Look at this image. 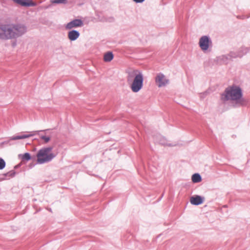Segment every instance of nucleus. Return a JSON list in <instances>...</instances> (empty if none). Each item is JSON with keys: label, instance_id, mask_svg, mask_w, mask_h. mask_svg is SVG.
I'll list each match as a JSON object with an SVG mask.
<instances>
[{"label": "nucleus", "instance_id": "10", "mask_svg": "<svg viewBox=\"0 0 250 250\" xmlns=\"http://www.w3.org/2000/svg\"><path fill=\"white\" fill-rule=\"evenodd\" d=\"M13 1L22 6H35L36 5V3L33 2L31 0H13Z\"/></svg>", "mask_w": 250, "mask_h": 250}, {"label": "nucleus", "instance_id": "4", "mask_svg": "<svg viewBox=\"0 0 250 250\" xmlns=\"http://www.w3.org/2000/svg\"><path fill=\"white\" fill-rule=\"evenodd\" d=\"M10 39H16L23 35L27 31L26 27L23 24L9 25Z\"/></svg>", "mask_w": 250, "mask_h": 250}, {"label": "nucleus", "instance_id": "21", "mask_svg": "<svg viewBox=\"0 0 250 250\" xmlns=\"http://www.w3.org/2000/svg\"><path fill=\"white\" fill-rule=\"evenodd\" d=\"M40 138L41 139L44 140L45 143H48L50 140V137L44 135H41Z\"/></svg>", "mask_w": 250, "mask_h": 250}, {"label": "nucleus", "instance_id": "23", "mask_svg": "<svg viewBox=\"0 0 250 250\" xmlns=\"http://www.w3.org/2000/svg\"><path fill=\"white\" fill-rule=\"evenodd\" d=\"M134 2L136 3H142L144 2L145 0H133Z\"/></svg>", "mask_w": 250, "mask_h": 250}, {"label": "nucleus", "instance_id": "8", "mask_svg": "<svg viewBox=\"0 0 250 250\" xmlns=\"http://www.w3.org/2000/svg\"><path fill=\"white\" fill-rule=\"evenodd\" d=\"M83 25V21L81 19H75L69 22L65 26L66 29H71L73 28L82 27Z\"/></svg>", "mask_w": 250, "mask_h": 250}, {"label": "nucleus", "instance_id": "24", "mask_svg": "<svg viewBox=\"0 0 250 250\" xmlns=\"http://www.w3.org/2000/svg\"><path fill=\"white\" fill-rule=\"evenodd\" d=\"M21 166V164H19V165H17L16 166H15L14 168H18V167H19Z\"/></svg>", "mask_w": 250, "mask_h": 250}, {"label": "nucleus", "instance_id": "2", "mask_svg": "<svg viewBox=\"0 0 250 250\" xmlns=\"http://www.w3.org/2000/svg\"><path fill=\"white\" fill-rule=\"evenodd\" d=\"M127 82L130 84L132 92H138L143 86L144 76L142 72L136 70L129 72L127 76Z\"/></svg>", "mask_w": 250, "mask_h": 250}, {"label": "nucleus", "instance_id": "19", "mask_svg": "<svg viewBox=\"0 0 250 250\" xmlns=\"http://www.w3.org/2000/svg\"><path fill=\"white\" fill-rule=\"evenodd\" d=\"M15 175H16V172L14 170H12L4 174V175L5 176H8V177H14L15 176Z\"/></svg>", "mask_w": 250, "mask_h": 250}, {"label": "nucleus", "instance_id": "12", "mask_svg": "<svg viewBox=\"0 0 250 250\" xmlns=\"http://www.w3.org/2000/svg\"><path fill=\"white\" fill-rule=\"evenodd\" d=\"M80 35L79 31L72 30L68 32V38L71 41H74L79 37Z\"/></svg>", "mask_w": 250, "mask_h": 250}, {"label": "nucleus", "instance_id": "15", "mask_svg": "<svg viewBox=\"0 0 250 250\" xmlns=\"http://www.w3.org/2000/svg\"><path fill=\"white\" fill-rule=\"evenodd\" d=\"M191 179L193 183H196L202 181V177L199 173H195L192 175Z\"/></svg>", "mask_w": 250, "mask_h": 250}, {"label": "nucleus", "instance_id": "14", "mask_svg": "<svg viewBox=\"0 0 250 250\" xmlns=\"http://www.w3.org/2000/svg\"><path fill=\"white\" fill-rule=\"evenodd\" d=\"M113 54L111 52H108L104 55V60L105 62H109L113 59Z\"/></svg>", "mask_w": 250, "mask_h": 250}, {"label": "nucleus", "instance_id": "16", "mask_svg": "<svg viewBox=\"0 0 250 250\" xmlns=\"http://www.w3.org/2000/svg\"><path fill=\"white\" fill-rule=\"evenodd\" d=\"M221 60L225 63H227L229 61L231 60V58L230 56H229V54L222 55L220 57Z\"/></svg>", "mask_w": 250, "mask_h": 250}, {"label": "nucleus", "instance_id": "20", "mask_svg": "<svg viewBox=\"0 0 250 250\" xmlns=\"http://www.w3.org/2000/svg\"><path fill=\"white\" fill-rule=\"evenodd\" d=\"M6 166L5 161L1 158H0V170L3 169Z\"/></svg>", "mask_w": 250, "mask_h": 250}, {"label": "nucleus", "instance_id": "17", "mask_svg": "<svg viewBox=\"0 0 250 250\" xmlns=\"http://www.w3.org/2000/svg\"><path fill=\"white\" fill-rule=\"evenodd\" d=\"M159 143L163 146H174V145L167 143V139L164 137H160Z\"/></svg>", "mask_w": 250, "mask_h": 250}, {"label": "nucleus", "instance_id": "6", "mask_svg": "<svg viewBox=\"0 0 250 250\" xmlns=\"http://www.w3.org/2000/svg\"><path fill=\"white\" fill-rule=\"evenodd\" d=\"M9 24H0V39L9 40Z\"/></svg>", "mask_w": 250, "mask_h": 250}, {"label": "nucleus", "instance_id": "13", "mask_svg": "<svg viewBox=\"0 0 250 250\" xmlns=\"http://www.w3.org/2000/svg\"><path fill=\"white\" fill-rule=\"evenodd\" d=\"M242 50L244 52V53H238V51H236V52L231 51L229 54V56H230V57H231V60L232 59H235V58H236L238 57L241 58L244 55H245V54H246L247 53V51L246 49H243Z\"/></svg>", "mask_w": 250, "mask_h": 250}, {"label": "nucleus", "instance_id": "9", "mask_svg": "<svg viewBox=\"0 0 250 250\" xmlns=\"http://www.w3.org/2000/svg\"><path fill=\"white\" fill-rule=\"evenodd\" d=\"M39 132L40 131H35L31 132L30 133L27 134L14 136L10 138V140H17L27 138L33 136L34 135L38 134Z\"/></svg>", "mask_w": 250, "mask_h": 250}, {"label": "nucleus", "instance_id": "11", "mask_svg": "<svg viewBox=\"0 0 250 250\" xmlns=\"http://www.w3.org/2000/svg\"><path fill=\"white\" fill-rule=\"evenodd\" d=\"M204 199L199 195L193 196L190 198V202L192 205L198 206L203 203Z\"/></svg>", "mask_w": 250, "mask_h": 250}, {"label": "nucleus", "instance_id": "1", "mask_svg": "<svg viewBox=\"0 0 250 250\" xmlns=\"http://www.w3.org/2000/svg\"><path fill=\"white\" fill-rule=\"evenodd\" d=\"M221 100L223 102L231 101L234 102V107L245 106L248 100L243 97L241 88L236 84L229 86L225 89L221 95Z\"/></svg>", "mask_w": 250, "mask_h": 250}, {"label": "nucleus", "instance_id": "7", "mask_svg": "<svg viewBox=\"0 0 250 250\" xmlns=\"http://www.w3.org/2000/svg\"><path fill=\"white\" fill-rule=\"evenodd\" d=\"M199 43L201 49L203 51H205L208 49L212 42L208 37L203 36L200 39Z\"/></svg>", "mask_w": 250, "mask_h": 250}, {"label": "nucleus", "instance_id": "22", "mask_svg": "<svg viewBox=\"0 0 250 250\" xmlns=\"http://www.w3.org/2000/svg\"><path fill=\"white\" fill-rule=\"evenodd\" d=\"M243 49H247V53L248 52V48H247V47H242L241 48H240V49L238 51V53H244V51H243L242 50H243Z\"/></svg>", "mask_w": 250, "mask_h": 250}, {"label": "nucleus", "instance_id": "18", "mask_svg": "<svg viewBox=\"0 0 250 250\" xmlns=\"http://www.w3.org/2000/svg\"><path fill=\"white\" fill-rule=\"evenodd\" d=\"M21 156V158L23 161H29L31 159V157L30 154L29 153H25L23 155L20 154L19 157Z\"/></svg>", "mask_w": 250, "mask_h": 250}, {"label": "nucleus", "instance_id": "3", "mask_svg": "<svg viewBox=\"0 0 250 250\" xmlns=\"http://www.w3.org/2000/svg\"><path fill=\"white\" fill-rule=\"evenodd\" d=\"M53 148L49 146L40 149L37 154L38 163L43 164L51 161L56 157V155L52 152Z\"/></svg>", "mask_w": 250, "mask_h": 250}, {"label": "nucleus", "instance_id": "5", "mask_svg": "<svg viewBox=\"0 0 250 250\" xmlns=\"http://www.w3.org/2000/svg\"><path fill=\"white\" fill-rule=\"evenodd\" d=\"M155 81L159 87L165 86L169 83V80L162 73L157 74L155 77Z\"/></svg>", "mask_w": 250, "mask_h": 250}]
</instances>
